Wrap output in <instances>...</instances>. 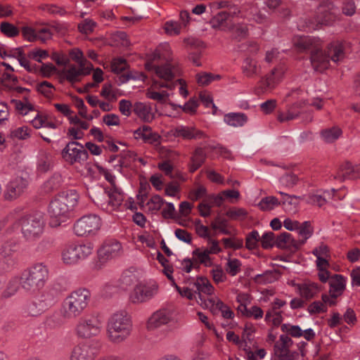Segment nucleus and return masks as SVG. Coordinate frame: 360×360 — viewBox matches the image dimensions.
<instances>
[{"label": "nucleus", "mask_w": 360, "mask_h": 360, "mask_svg": "<svg viewBox=\"0 0 360 360\" xmlns=\"http://www.w3.org/2000/svg\"><path fill=\"white\" fill-rule=\"evenodd\" d=\"M174 287L181 296L186 297L189 300H195L198 297L197 291L195 287H193L192 285V278H190L185 281L184 286L181 287L174 283Z\"/></svg>", "instance_id": "obj_36"}, {"label": "nucleus", "mask_w": 360, "mask_h": 360, "mask_svg": "<svg viewBox=\"0 0 360 360\" xmlns=\"http://www.w3.org/2000/svg\"><path fill=\"white\" fill-rule=\"evenodd\" d=\"M146 77L143 73L130 72L120 77L119 84L127 83L129 80H141L144 81Z\"/></svg>", "instance_id": "obj_61"}, {"label": "nucleus", "mask_w": 360, "mask_h": 360, "mask_svg": "<svg viewBox=\"0 0 360 360\" xmlns=\"http://www.w3.org/2000/svg\"><path fill=\"white\" fill-rule=\"evenodd\" d=\"M209 252L204 248H196L192 252L193 259L205 266H212V261Z\"/></svg>", "instance_id": "obj_40"}, {"label": "nucleus", "mask_w": 360, "mask_h": 360, "mask_svg": "<svg viewBox=\"0 0 360 360\" xmlns=\"http://www.w3.org/2000/svg\"><path fill=\"white\" fill-rule=\"evenodd\" d=\"M96 23L90 18L84 19L78 25V29L83 34H89L93 32Z\"/></svg>", "instance_id": "obj_63"}, {"label": "nucleus", "mask_w": 360, "mask_h": 360, "mask_svg": "<svg viewBox=\"0 0 360 360\" xmlns=\"http://www.w3.org/2000/svg\"><path fill=\"white\" fill-rule=\"evenodd\" d=\"M206 155L203 149L201 148H196L191 158L190 171L191 172L196 171L203 164Z\"/></svg>", "instance_id": "obj_42"}, {"label": "nucleus", "mask_w": 360, "mask_h": 360, "mask_svg": "<svg viewBox=\"0 0 360 360\" xmlns=\"http://www.w3.org/2000/svg\"><path fill=\"white\" fill-rule=\"evenodd\" d=\"M297 229L298 236L300 237L304 243H306L308 239H309L314 233V228L309 221H304L302 223H300Z\"/></svg>", "instance_id": "obj_41"}, {"label": "nucleus", "mask_w": 360, "mask_h": 360, "mask_svg": "<svg viewBox=\"0 0 360 360\" xmlns=\"http://www.w3.org/2000/svg\"><path fill=\"white\" fill-rule=\"evenodd\" d=\"M214 230H218L220 233L225 235H230L231 231L228 229V221L226 219L217 218L215 221L211 224Z\"/></svg>", "instance_id": "obj_58"}, {"label": "nucleus", "mask_w": 360, "mask_h": 360, "mask_svg": "<svg viewBox=\"0 0 360 360\" xmlns=\"http://www.w3.org/2000/svg\"><path fill=\"white\" fill-rule=\"evenodd\" d=\"M281 204V202L274 196H267L261 200L258 207L264 211L271 210L276 206Z\"/></svg>", "instance_id": "obj_49"}, {"label": "nucleus", "mask_w": 360, "mask_h": 360, "mask_svg": "<svg viewBox=\"0 0 360 360\" xmlns=\"http://www.w3.org/2000/svg\"><path fill=\"white\" fill-rule=\"evenodd\" d=\"M91 69V65L90 67L71 65L63 71V75L68 82L74 83L79 81L80 76L89 75Z\"/></svg>", "instance_id": "obj_29"}, {"label": "nucleus", "mask_w": 360, "mask_h": 360, "mask_svg": "<svg viewBox=\"0 0 360 360\" xmlns=\"http://www.w3.org/2000/svg\"><path fill=\"white\" fill-rule=\"evenodd\" d=\"M248 121V117L243 112H229L224 116V122L233 127H242Z\"/></svg>", "instance_id": "obj_33"}, {"label": "nucleus", "mask_w": 360, "mask_h": 360, "mask_svg": "<svg viewBox=\"0 0 360 360\" xmlns=\"http://www.w3.org/2000/svg\"><path fill=\"white\" fill-rule=\"evenodd\" d=\"M127 68V63L126 60L122 58H114L111 63L112 72L120 74Z\"/></svg>", "instance_id": "obj_64"}, {"label": "nucleus", "mask_w": 360, "mask_h": 360, "mask_svg": "<svg viewBox=\"0 0 360 360\" xmlns=\"http://www.w3.org/2000/svg\"><path fill=\"white\" fill-rule=\"evenodd\" d=\"M170 136L184 140H200L207 137L205 133L193 125L176 124L168 131Z\"/></svg>", "instance_id": "obj_19"}, {"label": "nucleus", "mask_w": 360, "mask_h": 360, "mask_svg": "<svg viewBox=\"0 0 360 360\" xmlns=\"http://www.w3.org/2000/svg\"><path fill=\"white\" fill-rule=\"evenodd\" d=\"M91 292L86 288H79L66 296L60 311L64 319H72L79 316L87 307Z\"/></svg>", "instance_id": "obj_6"}, {"label": "nucleus", "mask_w": 360, "mask_h": 360, "mask_svg": "<svg viewBox=\"0 0 360 360\" xmlns=\"http://www.w3.org/2000/svg\"><path fill=\"white\" fill-rule=\"evenodd\" d=\"M79 195L75 189L60 193L49 203L48 215L51 227H58L69 217L70 212L77 205Z\"/></svg>", "instance_id": "obj_3"}, {"label": "nucleus", "mask_w": 360, "mask_h": 360, "mask_svg": "<svg viewBox=\"0 0 360 360\" xmlns=\"http://www.w3.org/2000/svg\"><path fill=\"white\" fill-rule=\"evenodd\" d=\"M229 30L232 37L237 40L245 38L248 33V28L245 23L234 24L229 28Z\"/></svg>", "instance_id": "obj_46"}, {"label": "nucleus", "mask_w": 360, "mask_h": 360, "mask_svg": "<svg viewBox=\"0 0 360 360\" xmlns=\"http://www.w3.org/2000/svg\"><path fill=\"white\" fill-rule=\"evenodd\" d=\"M308 312L310 314H316L326 312L328 307L323 304V301H314L308 306Z\"/></svg>", "instance_id": "obj_62"}, {"label": "nucleus", "mask_w": 360, "mask_h": 360, "mask_svg": "<svg viewBox=\"0 0 360 360\" xmlns=\"http://www.w3.org/2000/svg\"><path fill=\"white\" fill-rule=\"evenodd\" d=\"M1 32L6 36L13 37L19 34L18 29L13 24L8 22H3L0 25Z\"/></svg>", "instance_id": "obj_57"}, {"label": "nucleus", "mask_w": 360, "mask_h": 360, "mask_svg": "<svg viewBox=\"0 0 360 360\" xmlns=\"http://www.w3.org/2000/svg\"><path fill=\"white\" fill-rule=\"evenodd\" d=\"M32 129L27 126H22L13 129L11 131L12 138L18 139L19 140H25L30 137Z\"/></svg>", "instance_id": "obj_51"}, {"label": "nucleus", "mask_w": 360, "mask_h": 360, "mask_svg": "<svg viewBox=\"0 0 360 360\" xmlns=\"http://www.w3.org/2000/svg\"><path fill=\"white\" fill-rule=\"evenodd\" d=\"M136 139H142L145 143L158 144L160 136L158 133L153 132L151 127L143 125L134 131Z\"/></svg>", "instance_id": "obj_26"}, {"label": "nucleus", "mask_w": 360, "mask_h": 360, "mask_svg": "<svg viewBox=\"0 0 360 360\" xmlns=\"http://www.w3.org/2000/svg\"><path fill=\"white\" fill-rule=\"evenodd\" d=\"M61 156L65 162L74 165L84 163L88 159L89 154L82 144L70 141L62 150Z\"/></svg>", "instance_id": "obj_15"}, {"label": "nucleus", "mask_w": 360, "mask_h": 360, "mask_svg": "<svg viewBox=\"0 0 360 360\" xmlns=\"http://www.w3.org/2000/svg\"><path fill=\"white\" fill-rule=\"evenodd\" d=\"M99 189L101 191V195H106L108 200L103 202L101 196H96V198H94L90 195V198H92V200L96 205L108 212L114 210H122V205L125 199V195L121 188L115 186L114 188H110L107 193L100 188ZM89 195L91 194L89 193Z\"/></svg>", "instance_id": "obj_12"}, {"label": "nucleus", "mask_w": 360, "mask_h": 360, "mask_svg": "<svg viewBox=\"0 0 360 360\" xmlns=\"http://www.w3.org/2000/svg\"><path fill=\"white\" fill-rule=\"evenodd\" d=\"M54 166L53 155L46 150L41 149L39 151L37 157V170L39 173H46L51 170Z\"/></svg>", "instance_id": "obj_25"}, {"label": "nucleus", "mask_w": 360, "mask_h": 360, "mask_svg": "<svg viewBox=\"0 0 360 360\" xmlns=\"http://www.w3.org/2000/svg\"><path fill=\"white\" fill-rule=\"evenodd\" d=\"M133 323L130 314L125 310L113 313L107 323V335L112 343H121L131 334Z\"/></svg>", "instance_id": "obj_5"}, {"label": "nucleus", "mask_w": 360, "mask_h": 360, "mask_svg": "<svg viewBox=\"0 0 360 360\" xmlns=\"http://www.w3.org/2000/svg\"><path fill=\"white\" fill-rule=\"evenodd\" d=\"M260 241L264 249H270L276 246V235L271 231H266L260 238Z\"/></svg>", "instance_id": "obj_52"}, {"label": "nucleus", "mask_w": 360, "mask_h": 360, "mask_svg": "<svg viewBox=\"0 0 360 360\" xmlns=\"http://www.w3.org/2000/svg\"><path fill=\"white\" fill-rule=\"evenodd\" d=\"M20 228L23 238L27 241H33L43 233L44 222L40 215H25L11 222L5 229L4 235L6 236L17 235Z\"/></svg>", "instance_id": "obj_4"}, {"label": "nucleus", "mask_w": 360, "mask_h": 360, "mask_svg": "<svg viewBox=\"0 0 360 360\" xmlns=\"http://www.w3.org/2000/svg\"><path fill=\"white\" fill-rule=\"evenodd\" d=\"M243 74L249 78L254 77L261 72V67L257 60L252 57H246L242 64Z\"/></svg>", "instance_id": "obj_32"}, {"label": "nucleus", "mask_w": 360, "mask_h": 360, "mask_svg": "<svg viewBox=\"0 0 360 360\" xmlns=\"http://www.w3.org/2000/svg\"><path fill=\"white\" fill-rule=\"evenodd\" d=\"M281 329L283 333H287L289 336L296 338L303 336L307 341H311L316 335L314 330L311 328L302 330L299 326L292 325L290 323L282 324Z\"/></svg>", "instance_id": "obj_23"}, {"label": "nucleus", "mask_w": 360, "mask_h": 360, "mask_svg": "<svg viewBox=\"0 0 360 360\" xmlns=\"http://www.w3.org/2000/svg\"><path fill=\"white\" fill-rule=\"evenodd\" d=\"M62 182V176L58 173H55L44 183V190L46 192H50L51 191L58 189L61 186Z\"/></svg>", "instance_id": "obj_47"}, {"label": "nucleus", "mask_w": 360, "mask_h": 360, "mask_svg": "<svg viewBox=\"0 0 360 360\" xmlns=\"http://www.w3.org/2000/svg\"><path fill=\"white\" fill-rule=\"evenodd\" d=\"M138 277L131 271H124L120 278V287L122 290L132 289L139 283Z\"/></svg>", "instance_id": "obj_37"}, {"label": "nucleus", "mask_w": 360, "mask_h": 360, "mask_svg": "<svg viewBox=\"0 0 360 360\" xmlns=\"http://www.w3.org/2000/svg\"><path fill=\"white\" fill-rule=\"evenodd\" d=\"M300 295L306 299L313 297L318 292L319 287L315 283H304L297 285Z\"/></svg>", "instance_id": "obj_38"}, {"label": "nucleus", "mask_w": 360, "mask_h": 360, "mask_svg": "<svg viewBox=\"0 0 360 360\" xmlns=\"http://www.w3.org/2000/svg\"><path fill=\"white\" fill-rule=\"evenodd\" d=\"M264 320L266 323L271 322L274 326H278L283 321L282 313L276 310V307H272L266 311Z\"/></svg>", "instance_id": "obj_45"}, {"label": "nucleus", "mask_w": 360, "mask_h": 360, "mask_svg": "<svg viewBox=\"0 0 360 360\" xmlns=\"http://www.w3.org/2000/svg\"><path fill=\"white\" fill-rule=\"evenodd\" d=\"M158 292V285L153 280L140 281L129 292V300L133 304H142L152 300Z\"/></svg>", "instance_id": "obj_10"}, {"label": "nucleus", "mask_w": 360, "mask_h": 360, "mask_svg": "<svg viewBox=\"0 0 360 360\" xmlns=\"http://www.w3.org/2000/svg\"><path fill=\"white\" fill-rule=\"evenodd\" d=\"M171 48L168 43L160 44L157 49L152 53L149 60L146 63H152L156 65H169L173 68L177 69V76L180 73L177 65L172 63Z\"/></svg>", "instance_id": "obj_20"}, {"label": "nucleus", "mask_w": 360, "mask_h": 360, "mask_svg": "<svg viewBox=\"0 0 360 360\" xmlns=\"http://www.w3.org/2000/svg\"><path fill=\"white\" fill-rule=\"evenodd\" d=\"M174 320L172 310L162 308L153 312L146 323L148 330L153 331L162 326H167Z\"/></svg>", "instance_id": "obj_21"}, {"label": "nucleus", "mask_w": 360, "mask_h": 360, "mask_svg": "<svg viewBox=\"0 0 360 360\" xmlns=\"http://www.w3.org/2000/svg\"><path fill=\"white\" fill-rule=\"evenodd\" d=\"M134 113L145 122H150L155 117L150 105L146 103L137 102L134 105Z\"/></svg>", "instance_id": "obj_30"}, {"label": "nucleus", "mask_w": 360, "mask_h": 360, "mask_svg": "<svg viewBox=\"0 0 360 360\" xmlns=\"http://www.w3.org/2000/svg\"><path fill=\"white\" fill-rule=\"evenodd\" d=\"M360 178V164L353 165L349 162L342 163L338 168L333 179L340 181L354 180Z\"/></svg>", "instance_id": "obj_22"}, {"label": "nucleus", "mask_w": 360, "mask_h": 360, "mask_svg": "<svg viewBox=\"0 0 360 360\" xmlns=\"http://www.w3.org/2000/svg\"><path fill=\"white\" fill-rule=\"evenodd\" d=\"M103 325V319L100 314H86L78 320L75 327V333L79 338L89 339L99 335Z\"/></svg>", "instance_id": "obj_8"}, {"label": "nucleus", "mask_w": 360, "mask_h": 360, "mask_svg": "<svg viewBox=\"0 0 360 360\" xmlns=\"http://www.w3.org/2000/svg\"><path fill=\"white\" fill-rule=\"evenodd\" d=\"M93 252L91 243L68 244L61 251V260L65 265H77L86 259Z\"/></svg>", "instance_id": "obj_9"}, {"label": "nucleus", "mask_w": 360, "mask_h": 360, "mask_svg": "<svg viewBox=\"0 0 360 360\" xmlns=\"http://www.w3.org/2000/svg\"><path fill=\"white\" fill-rule=\"evenodd\" d=\"M46 307L43 303H37L30 302L26 304L24 307V314L27 316H37L40 315L45 309Z\"/></svg>", "instance_id": "obj_44"}, {"label": "nucleus", "mask_w": 360, "mask_h": 360, "mask_svg": "<svg viewBox=\"0 0 360 360\" xmlns=\"http://www.w3.org/2000/svg\"><path fill=\"white\" fill-rule=\"evenodd\" d=\"M274 280V274L271 271H266L263 274L255 275L254 277V281L259 284L271 283Z\"/></svg>", "instance_id": "obj_60"}, {"label": "nucleus", "mask_w": 360, "mask_h": 360, "mask_svg": "<svg viewBox=\"0 0 360 360\" xmlns=\"http://www.w3.org/2000/svg\"><path fill=\"white\" fill-rule=\"evenodd\" d=\"M0 240V261L7 266H13L15 264L13 254L17 250L18 239L16 235L6 236L4 232Z\"/></svg>", "instance_id": "obj_17"}, {"label": "nucleus", "mask_w": 360, "mask_h": 360, "mask_svg": "<svg viewBox=\"0 0 360 360\" xmlns=\"http://www.w3.org/2000/svg\"><path fill=\"white\" fill-rule=\"evenodd\" d=\"M229 19V14L226 11H221L215 14L210 20L212 27H220Z\"/></svg>", "instance_id": "obj_56"}, {"label": "nucleus", "mask_w": 360, "mask_h": 360, "mask_svg": "<svg viewBox=\"0 0 360 360\" xmlns=\"http://www.w3.org/2000/svg\"><path fill=\"white\" fill-rule=\"evenodd\" d=\"M347 279L342 275L335 274L329 280V294L333 297H340L344 292Z\"/></svg>", "instance_id": "obj_28"}, {"label": "nucleus", "mask_w": 360, "mask_h": 360, "mask_svg": "<svg viewBox=\"0 0 360 360\" xmlns=\"http://www.w3.org/2000/svg\"><path fill=\"white\" fill-rule=\"evenodd\" d=\"M182 29V25L175 20H168L164 25L166 34L170 36L179 35Z\"/></svg>", "instance_id": "obj_50"}, {"label": "nucleus", "mask_w": 360, "mask_h": 360, "mask_svg": "<svg viewBox=\"0 0 360 360\" xmlns=\"http://www.w3.org/2000/svg\"><path fill=\"white\" fill-rule=\"evenodd\" d=\"M304 105L298 102H294L288 106L285 112H281L278 115V120L281 122H288L297 119L301 115Z\"/></svg>", "instance_id": "obj_31"}, {"label": "nucleus", "mask_w": 360, "mask_h": 360, "mask_svg": "<svg viewBox=\"0 0 360 360\" xmlns=\"http://www.w3.org/2000/svg\"><path fill=\"white\" fill-rule=\"evenodd\" d=\"M241 262L236 258H229L225 265V270L231 276H236L241 270Z\"/></svg>", "instance_id": "obj_48"}, {"label": "nucleus", "mask_w": 360, "mask_h": 360, "mask_svg": "<svg viewBox=\"0 0 360 360\" xmlns=\"http://www.w3.org/2000/svg\"><path fill=\"white\" fill-rule=\"evenodd\" d=\"M48 278V267L44 263H37L22 272L20 286L27 292L34 294L44 287Z\"/></svg>", "instance_id": "obj_7"}, {"label": "nucleus", "mask_w": 360, "mask_h": 360, "mask_svg": "<svg viewBox=\"0 0 360 360\" xmlns=\"http://www.w3.org/2000/svg\"><path fill=\"white\" fill-rule=\"evenodd\" d=\"M285 70L286 69L284 65H278L274 68L265 79H262L261 81V85L262 86L263 91H266L274 89L282 79Z\"/></svg>", "instance_id": "obj_24"}, {"label": "nucleus", "mask_w": 360, "mask_h": 360, "mask_svg": "<svg viewBox=\"0 0 360 360\" xmlns=\"http://www.w3.org/2000/svg\"><path fill=\"white\" fill-rule=\"evenodd\" d=\"M245 240V246L248 250L255 249L260 240L259 232L257 230L252 231L247 235Z\"/></svg>", "instance_id": "obj_54"}, {"label": "nucleus", "mask_w": 360, "mask_h": 360, "mask_svg": "<svg viewBox=\"0 0 360 360\" xmlns=\"http://www.w3.org/2000/svg\"><path fill=\"white\" fill-rule=\"evenodd\" d=\"M208 300L211 307H213V310H218L220 311L222 318L224 319H233L234 318L235 314L233 311L220 299L218 297H213Z\"/></svg>", "instance_id": "obj_35"}, {"label": "nucleus", "mask_w": 360, "mask_h": 360, "mask_svg": "<svg viewBox=\"0 0 360 360\" xmlns=\"http://www.w3.org/2000/svg\"><path fill=\"white\" fill-rule=\"evenodd\" d=\"M226 215L232 220H243L248 215V212L241 207L229 209Z\"/></svg>", "instance_id": "obj_53"}, {"label": "nucleus", "mask_w": 360, "mask_h": 360, "mask_svg": "<svg viewBox=\"0 0 360 360\" xmlns=\"http://www.w3.org/2000/svg\"><path fill=\"white\" fill-rule=\"evenodd\" d=\"M342 135V130L338 126L325 128L320 131L321 140L327 143H332L336 141Z\"/></svg>", "instance_id": "obj_34"}, {"label": "nucleus", "mask_w": 360, "mask_h": 360, "mask_svg": "<svg viewBox=\"0 0 360 360\" xmlns=\"http://www.w3.org/2000/svg\"><path fill=\"white\" fill-rule=\"evenodd\" d=\"M101 226V218L96 214L82 217L74 224V233L78 236H94Z\"/></svg>", "instance_id": "obj_13"}, {"label": "nucleus", "mask_w": 360, "mask_h": 360, "mask_svg": "<svg viewBox=\"0 0 360 360\" xmlns=\"http://www.w3.org/2000/svg\"><path fill=\"white\" fill-rule=\"evenodd\" d=\"M335 191V189H333L331 192L323 191L322 193L311 194L309 197V202L313 205L321 207L326 202L327 199L333 197L332 193H333Z\"/></svg>", "instance_id": "obj_43"}, {"label": "nucleus", "mask_w": 360, "mask_h": 360, "mask_svg": "<svg viewBox=\"0 0 360 360\" xmlns=\"http://www.w3.org/2000/svg\"><path fill=\"white\" fill-rule=\"evenodd\" d=\"M146 68L160 78L162 81L154 80L153 84L150 88L146 90V97L156 101L160 103H165L169 96V94L162 90L159 91L161 88L167 89H174L178 82H181L180 79H174L177 76V69L173 68L169 65H156L152 63H146Z\"/></svg>", "instance_id": "obj_2"}, {"label": "nucleus", "mask_w": 360, "mask_h": 360, "mask_svg": "<svg viewBox=\"0 0 360 360\" xmlns=\"http://www.w3.org/2000/svg\"><path fill=\"white\" fill-rule=\"evenodd\" d=\"M20 285V277H13L11 278L5 286V288L2 289L1 296L5 298L11 297L13 296L18 291Z\"/></svg>", "instance_id": "obj_39"}, {"label": "nucleus", "mask_w": 360, "mask_h": 360, "mask_svg": "<svg viewBox=\"0 0 360 360\" xmlns=\"http://www.w3.org/2000/svg\"><path fill=\"white\" fill-rule=\"evenodd\" d=\"M227 13L229 18H247L259 24L265 23L267 21L266 15L259 9L258 4L254 1L248 3L242 8L231 4Z\"/></svg>", "instance_id": "obj_11"}, {"label": "nucleus", "mask_w": 360, "mask_h": 360, "mask_svg": "<svg viewBox=\"0 0 360 360\" xmlns=\"http://www.w3.org/2000/svg\"><path fill=\"white\" fill-rule=\"evenodd\" d=\"M122 251V245L115 240L105 242L98 250V262L96 266L101 268L108 261L118 257Z\"/></svg>", "instance_id": "obj_18"}, {"label": "nucleus", "mask_w": 360, "mask_h": 360, "mask_svg": "<svg viewBox=\"0 0 360 360\" xmlns=\"http://www.w3.org/2000/svg\"><path fill=\"white\" fill-rule=\"evenodd\" d=\"M174 109L176 108L182 109L183 111L188 113H194L196 111V109L198 106V101L194 98H191L188 102H186L184 105H178V104H172Z\"/></svg>", "instance_id": "obj_55"}, {"label": "nucleus", "mask_w": 360, "mask_h": 360, "mask_svg": "<svg viewBox=\"0 0 360 360\" xmlns=\"http://www.w3.org/2000/svg\"><path fill=\"white\" fill-rule=\"evenodd\" d=\"M192 285L197 291V296L202 301V295H211L214 293V288L210 281L205 277L192 278Z\"/></svg>", "instance_id": "obj_27"}, {"label": "nucleus", "mask_w": 360, "mask_h": 360, "mask_svg": "<svg viewBox=\"0 0 360 360\" xmlns=\"http://www.w3.org/2000/svg\"><path fill=\"white\" fill-rule=\"evenodd\" d=\"M304 94V91L301 89H295L286 94L285 100L287 101L288 98H292V100L295 101V102L300 103L301 105H305Z\"/></svg>", "instance_id": "obj_59"}, {"label": "nucleus", "mask_w": 360, "mask_h": 360, "mask_svg": "<svg viewBox=\"0 0 360 360\" xmlns=\"http://www.w3.org/2000/svg\"><path fill=\"white\" fill-rule=\"evenodd\" d=\"M294 45L299 51L311 52L310 62L314 71L323 72L328 68L330 61L338 63L341 61L349 51V43L344 41H333L327 48V52L321 49V43L319 38L310 36L296 37Z\"/></svg>", "instance_id": "obj_1"}, {"label": "nucleus", "mask_w": 360, "mask_h": 360, "mask_svg": "<svg viewBox=\"0 0 360 360\" xmlns=\"http://www.w3.org/2000/svg\"><path fill=\"white\" fill-rule=\"evenodd\" d=\"M98 345L95 340L79 342L72 347L69 360H94L98 352Z\"/></svg>", "instance_id": "obj_14"}, {"label": "nucleus", "mask_w": 360, "mask_h": 360, "mask_svg": "<svg viewBox=\"0 0 360 360\" xmlns=\"http://www.w3.org/2000/svg\"><path fill=\"white\" fill-rule=\"evenodd\" d=\"M29 181L27 178L16 176L12 177L2 189L3 196L7 201H13L23 195L27 189Z\"/></svg>", "instance_id": "obj_16"}]
</instances>
